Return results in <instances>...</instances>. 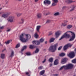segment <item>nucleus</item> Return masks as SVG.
<instances>
[{
  "label": "nucleus",
  "mask_w": 76,
  "mask_h": 76,
  "mask_svg": "<svg viewBox=\"0 0 76 76\" xmlns=\"http://www.w3.org/2000/svg\"><path fill=\"white\" fill-rule=\"evenodd\" d=\"M25 35V36L26 39L23 37H24V33H22L20 36V39L22 42H26L29 39L31 38V35L29 34H26Z\"/></svg>",
  "instance_id": "1"
},
{
  "label": "nucleus",
  "mask_w": 76,
  "mask_h": 76,
  "mask_svg": "<svg viewBox=\"0 0 76 76\" xmlns=\"http://www.w3.org/2000/svg\"><path fill=\"white\" fill-rule=\"evenodd\" d=\"M58 46V44L56 43L53 46H50L49 49V51L52 52V53H54L56 51V49H57V47Z\"/></svg>",
  "instance_id": "2"
},
{
  "label": "nucleus",
  "mask_w": 76,
  "mask_h": 76,
  "mask_svg": "<svg viewBox=\"0 0 76 76\" xmlns=\"http://www.w3.org/2000/svg\"><path fill=\"white\" fill-rule=\"evenodd\" d=\"M68 56L70 58H73V57H74L75 56V52H72L68 55Z\"/></svg>",
  "instance_id": "3"
},
{
  "label": "nucleus",
  "mask_w": 76,
  "mask_h": 76,
  "mask_svg": "<svg viewBox=\"0 0 76 76\" xmlns=\"http://www.w3.org/2000/svg\"><path fill=\"white\" fill-rule=\"evenodd\" d=\"M69 38L70 37V35L69 34H67V32L65 33L63 35L61 38L59 39V40H61L62 39H63L64 38Z\"/></svg>",
  "instance_id": "4"
},
{
  "label": "nucleus",
  "mask_w": 76,
  "mask_h": 76,
  "mask_svg": "<svg viewBox=\"0 0 76 76\" xmlns=\"http://www.w3.org/2000/svg\"><path fill=\"white\" fill-rule=\"evenodd\" d=\"M72 45H71L70 43H68L65 45L64 47V51H66L67 49L69 47H71Z\"/></svg>",
  "instance_id": "5"
},
{
  "label": "nucleus",
  "mask_w": 76,
  "mask_h": 76,
  "mask_svg": "<svg viewBox=\"0 0 76 76\" xmlns=\"http://www.w3.org/2000/svg\"><path fill=\"white\" fill-rule=\"evenodd\" d=\"M70 32H71V33H72V37L70 38V39L69 40V41H73L74 40V39L75 38V33L72 32V31H69Z\"/></svg>",
  "instance_id": "6"
},
{
  "label": "nucleus",
  "mask_w": 76,
  "mask_h": 76,
  "mask_svg": "<svg viewBox=\"0 0 76 76\" xmlns=\"http://www.w3.org/2000/svg\"><path fill=\"white\" fill-rule=\"evenodd\" d=\"M73 67V65L69 64L66 66V69H72Z\"/></svg>",
  "instance_id": "7"
},
{
  "label": "nucleus",
  "mask_w": 76,
  "mask_h": 76,
  "mask_svg": "<svg viewBox=\"0 0 76 76\" xmlns=\"http://www.w3.org/2000/svg\"><path fill=\"white\" fill-rule=\"evenodd\" d=\"M8 22H14V17L12 16L10 17L9 18L7 19Z\"/></svg>",
  "instance_id": "8"
},
{
  "label": "nucleus",
  "mask_w": 76,
  "mask_h": 76,
  "mask_svg": "<svg viewBox=\"0 0 76 76\" xmlns=\"http://www.w3.org/2000/svg\"><path fill=\"white\" fill-rule=\"evenodd\" d=\"M10 14V13L8 12L7 14H2V17L4 18H5V19L7 18L8 16H9V15Z\"/></svg>",
  "instance_id": "9"
},
{
  "label": "nucleus",
  "mask_w": 76,
  "mask_h": 76,
  "mask_svg": "<svg viewBox=\"0 0 76 76\" xmlns=\"http://www.w3.org/2000/svg\"><path fill=\"white\" fill-rule=\"evenodd\" d=\"M33 44H35L36 45H39L41 43L39 40H34L32 42Z\"/></svg>",
  "instance_id": "10"
},
{
  "label": "nucleus",
  "mask_w": 76,
  "mask_h": 76,
  "mask_svg": "<svg viewBox=\"0 0 76 76\" xmlns=\"http://www.w3.org/2000/svg\"><path fill=\"white\" fill-rule=\"evenodd\" d=\"M67 58H65L62 59L61 61V63L63 64H64L66 63V61H67Z\"/></svg>",
  "instance_id": "11"
},
{
  "label": "nucleus",
  "mask_w": 76,
  "mask_h": 76,
  "mask_svg": "<svg viewBox=\"0 0 76 76\" xmlns=\"http://www.w3.org/2000/svg\"><path fill=\"white\" fill-rule=\"evenodd\" d=\"M44 3L45 5H47V4H51V1L48 0H45L44 1Z\"/></svg>",
  "instance_id": "12"
},
{
  "label": "nucleus",
  "mask_w": 76,
  "mask_h": 76,
  "mask_svg": "<svg viewBox=\"0 0 76 76\" xmlns=\"http://www.w3.org/2000/svg\"><path fill=\"white\" fill-rule=\"evenodd\" d=\"M60 35V33L59 32V31H58L57 32H55V35L56 36V38H57Z\"/></svg>",
  "instance_id": "13"
},
{
  "label": "nucleus",
  "mask_w": 76,
  "mask_h": 76,
  "mask_svg": "<svg viewBox=\"0 0 76 76\" xmlns=\"http://www.w3.org/2000/svg\"><path fill=\"white\" fill-rule=\"evenodd\" d=\"M65 1L67 3H68V4H70V3L75 2V1H72V0H66Z\"/></svg>",
  "instance_id": "14"
},
{
  "label": "nucleus",
  "mask_w": 76,
  "mask_h": 76,
  "mask_svg": "<svg viewBox=\"0 0 76 76\" xmlns=\"http://www.w3.org/2000/svg\"><path fill=\"white\" fill-rule=\"evenodd\" d=\"M76 6L75 5H73L72 7V9L69 10L70 12H73L75 10V8L76 7Z\"/></svg>",
  "instance_id": "15"
},
{
  "label": "nucleus",
  "mask_w": 76,
  "mask_h": 76,
  "mask_svg": "<svg viewBox=\"0 0 76 76\" xmlns=\"http://www.w3.org/2000/svg\"><path fill=\"white\" fill-rule=\"evenodd\" d=\"M15 14L17 16V17H20V16L22 15V13H16Z\"/></svg>",
  "instance_id": "16"
},
{
  "label": "nucleus",
  "mask_w": 76,
  "mask_h": 76,
  "mask_svg": "<svg viewBox=\"0 0 76 76\" xmlns=\"http://www.w3.org/2000/svg\"><path fill=\"white\" fill-rule=\"evenodd\" d=\"M44 73H45V70H43L40 72L39 75H43Z\"/></svg>",
  "instance_id": "17"
},
{
  "label": "nucleus",
  "mask_w": 76,
  "mask_h": 76,
  "mask_svg": "<svg viewBox=\"0 0 76 76\" xmlns=\"http://www.w3.org/2000/svg\"><path fill=\"white\" fill-rule=\"evenodd\" d=\"M40 28H41L40 26H37V32H39V29H40Z\"/></svg>",
  "instance_id": "18"
},
{
  "label": "nucleus",
  "mask_w": 76,
  "mask_h": 76,
  "mask_svg": "<svg viewBox=\"0 0 76 76\" xmlns=\"http://www.w3.org/2000/svg\"><path fill=\"white\" fill-rule=\"evenodd\" d=\"M39 42H40V43H42L44 41V38H42L40 39L39 40Z\"/></svg>",
  "instance_id": "19"
},
{
  "label": "nucleus",
  "mask_w": 76,
  "mask_h": 76,
  "mask_svg": "<svg viewBox=\"0 0 76 76\" xmlns=\"http://www.w3.org/2000/svg\"><path fill=\"white\" fill-rule=\"evenodd\" d=\"M64 69H65V70L66 69V66H64L61 67V68L59 69V70H63V69H64Z\"/></svg>",
  "instance_id": "20"
},
{
  "label": "nucleus",
  "mask_w": 76,
  "mask_h": 76,
  "mask_svg": "<svg viewBox=\"0 0 76 76\" xmlns=\"http://www.w3.org/2000/svg\"><path fill=\"white\" fill-rule=\"evenodd\" d=\"M13 56H14V52L12 50L11 51V54L10 56V57H11V58H12Z\"/></svg>",
  "instance_id": "21"
},
{
  "label": "nucleus",
  "mask_w": 76,
  "mask_h": 76,
  "mask_svg": "<svg viewBox=\"0 0 76 76\" xmlns=\"http://www.w3.org/2000/svg\"><path fill=\"white\" fill-rule=\"evenodd\" d=\"M27 46H24V47H23V48L21 50L22 52V51H23V50H26V48H27Z\"/></svg>",
  "instance_id": "22"
},
{
  "label": "nucleus",
  "mask_w": 76,
  "mask_h": 76,
  "mask_svg": "<svg viewBox=\"0 0 76 76\" xmlns=\"http://www.w3.org/2000/svg\"><path fill=\"white\" fill-rule=\"evenodd\" d=\"M36 47L34 45H30L29 48L31 49H33L34 48H35Z\"/></svg>",
  "instance_id": "23"
},
{
  "label": "nucleus",
  "mask_w": 76,
  "mask_h": 76,
  "mask_svg": "<svg viewBox=\"0 0 76 76\" xmlns=\"http://www.w3.org/2000/svg\"><path fill=\"white\" fill-rule=\"evenodd\" d=\"M34 36L36 38H38V33L37 32H36L34 34Z\"/></svg>",
  "instance_id": "24"
},
{
  "label": "nucleus",
  "mask_w": 76,
  "mask_h": 76,
  "mask_svg": "<svg viewBox=\"0 0 76 76\" xmlns=\"http://www.w3.org/2000/svg\"><path fill=\"white\" fill-rule=\"evenodd\" d=\"M65 54L64 53H62L59 54V56L61 57H64V56H65Z\"/></svg>",
  "instance_id": "25"
},
{
  "label": "nucleus",
  "mask_w": 76,
  "mask_h": 76,
  "mask_svg": "<svg viewBox=\"0 0 76 76\" xmlns=\"http://www.w3.org/2000/svg\"><path fill=\"white\" fill-rule=\"evenodd\" d=\"M1 57L2 59H3L5 57V55L4 54H2L1 55Z\"/></svg>",
  "instance_id": "26"
},
{
  "label": "nucleus",
  "mask_w": 76,
  "mask_h": 76,
  "mask_svg": "<svg viewBox=\"0 0 76 76\" xmlns=\"http://www.w3.org/2000/svg\"><path fill=\"white\" fill-rule=\"evenodd\" d=\"M72 26H73L72 25H69L67 26V29H70L71 28H72Z\"/></svg>",
  "instance_id": "27"
},
{
  "label": "nucleus",
  "mask_w": 76,
  "mask_h": 76,
  "mask_svg": "<svg viewBox=\"0 0 76 76\" xmlns=\"http://www.w3.org/2000/svg\"><path fill=\"white\" fill-rule=\"evenodd\" d=\"M53 61V58H51L49 59V62H51L52 63Z\"/></svg>",
  "instance_id": "28"
},
{
  "label": "nucleus",
  "mask_w": 76,
  "mask_h": 76,
  "mask_svg": "<svg viewBox=\"0 0 76 76\" xmlns=\"http://www.w3.org/2000/svg\"><path fill=\"white\" fill-rule=\"evenodd\" d=\"M57 4V3H56V2H54L53 1V3L52 4V6H56V5Z\"/></svg>",
  "instance_id": "29"
},
{
  "label": "nucleus",
  "mask_w": 76,
  "mask_h": 76,
  "mask_svg": "<svg viewBox=\"0 0 76 76\" xmlns=\"http://www.w3.org/2000/svg\"><path fill=\"white\" fill-rule=\"evenodd\" d=\"M37 17L38 18H40L41 17V14H38L37 15Z\"/></svg>",
  "instance_id": "30"
},
{
  "label": "nucleus",
  "mask_w": 76,
  "mask_h": 76,
  "mask_svg": "<svg viewBox=\"0 0 76 76\" xmlns=\"http://www.w3.org/2000/svg\"><path fill=\"white\" fill-rule=\"evenodd\" d=\"M39 51V49L37 48H36V50L35 51V53H38V52Z\"/></svg>",
  "instance_id": "31"
},
{
  "label": "nucleus",
  "mask_w": 76,
  "mask_h": 76,
  "mask_svg": "<svg viewBox=\"0 0 76 76\" xmlns=\"http://www.w3.org/2000/svg\"><path fill=\"white\" fill-rule=\"evenodd\" d=\"M60 15V13L58 12H57L54 14V16H58V15Z\"/></svg>",
  "instance_id": "32"
},
{
  "label": "nucleus",
  "mask_w": 76,
  "mask_h": 76,
  "mask_svg": "<svg viewBox=\"0 0 76 76\" xmlns=\"http://www.w3.org/2000/svg\"><path fill=\"white\" fill-rule=\"evenodd\" d=\"M55 39L54 38H52L50 39V42H54V40Z\"/></svg>",
  "instance_id": "33"
},
{
  "label": "nucleus",
  "mask_w": 76,
  "mask_h": 76,
  "mask_svg": "<svg viewBox=\"0 0 76 76\" xmlns=\"http://www.w3.org/2000/svg\"><path fill=\"white\" fill-rule=\"evenodd\" d=\"M11 41H12L11 40H9L7 41V42H6L5 43V44H9V43H10Z\"/></svg>",
  "instance_id": "34"
},
{
  "label": "nucleus",
  "mask_w": 76,
  "mask_h": 76,
  "mask_svg": "<svg viewBox=\"0 0 76 76\" xmlns=\"http://www.w3.org/2000/svg\"><path fill=\"white\" fill-rule=\"evenodd\" d=\"M50 12H48V13H44L43 14L44 15H45V16H47V15H50Z\"/></svg>",
  "instance_id": "35"
},
{
  "label": "nucleus",
  "mask_w": 76,
  "mask_h": 76,
  "mask_svg": "<svg viewBox=\"0 0 76 76\" xmlns=\"http://www.w3.org/2000/svg\"><path fill=\"white\" fill-rule=\"evenodd\" d=\"M26 54L27 55V56H31V53L30 52H28L26 53Z\"/></svg>",
  "instance_id": "36"
},
{
  "label": "nucleus",
  "mask_w": 76,
  "mask_h": 76,
  "mask_svg": "<svg viewBox=\"0 0 76 76\" xmlns=\"http://www.w3.org/2000/svg\"><path fill=\"white\" fill-rule=\"evenodd\" d=\"M72 63H76V59H75L72 61Z\"/></svg>",
  "instance_id": "37"
},
{
  "label": "nucleus",
  "mask_w": 76,
  "mask_h": 76,
  "mask_svg": "<svg viewBox=\"0 0 76 76\" xmlns=\"http://www.w3.org/2000/svg\"><path fill=\"white\" fill-rule=\"evenodd\" d=\"M51 22V20H48L46 21V23H50Z\"/></svg>",
  "instance_id": "38"
},
{
  "label": "nucleus",
  "mask_w": 76,
  "mask_h": 76,
  "mask_svg": "<svg viewBox=\"0 0 76 76\" xmlns=\"http://www.w3.org/2000/svg\"><path fill=\"white\" fill-rule=\"evenodd\" d=\"M54 65H57V60H55L54 62Z\"/></svg>",
  "instance_id": "39"
},
{
  "label": "nucleus",
  "mask_w": 76,
  "mask_h": 76,
  "mask_svg": "<svg viewBox=\"0 0 76 76\" xmlns=\"http://www.w3.org/2000/svg\"><path fill=\"white\" fill-rule=\"evenodd\" d=\"M20 47V44H18L16 45L15 48H18V47Z\"/></svg>",
  "instance_id": "40"
},
{
  "label": "nucleus",
  "mask_w": 76,
  "mask_h": 76,
  "mask_svg": "<svg viewBox=\"0 0 76 76\" xmlns=\"http://www.w3.org/2000/svg\"><path fill=\"white\" fill-rule=\"evenodd\" d=\"M42 67H43V66H40L38 68V69H39L40 70H41V69H42Z\"/></svg>",
  "instance_id": "41"
},
{
  "label": "nucleus",
  "mask_w": 76,
  "mask_h": 76,
  "mask_svg": "<svg viewBox=\"0 0 76 76\" xmlns=\"http://www.w3.org/2000/svg\"><path fill=\"white\" fill-rule=\"evenodd\" d=\"M53 1L57 3L58 2V0H53Z\"/></svg>",
  "instance_id": "42"
},
{
  "label": "nucleus",
  "mask_w": 76,
  "mask_h": 76,
  "mask_svg": "<svg viewBox=\"0 0 76 76\" xmlns=\"http://www.w3.org/2000/svg\"><path fill=\"white\" fill-rule=\"evenodd\" d=\"M53 34V33L51 31L50 32L49 34L48 35L49 36H50V35H52V34Z\"/></svg>",
  "instance_id": "43"
},
{
  "label": "nucleus",
  "mask_w": 76,
  "mask_h": 76,
  "mask_svg": "<svg viewBox=\"0 0 76 76\" xmlns=\"http://www.w3.org/2000/svg\"><path fill=\"white\" fill-rule=\"evenodd\" d=\"M21 21H22V22L20 23H23V22H24V19H21Z\"/></svg>",
  "instance_id": "44"
},
{
  "label": "nucleus",
  "mask_w": 76,
  "mask_h": 76,
  "mask_svg": "<svg viewBox=\"0 0 76 76\" xmlns=\"http://www.w3.org/2000/svg\"><path fill=\"white\" fill-rule=\"evenodd\" d=\"M8 30H7V32H9L11 31V28L9 29V28H7Z\"/></svg>",
  "instance_id": "45"
},
{
  "label": "nucleus",
  "mask_w": 76,
  "mask_h": 76,
  "mask_svg": "<svg viewBox=\"0 0 76 76\" xmlns=\"http://www.w3.org/2000/svg\"><path fill=\"white\" fill-rule=\"evenodd\" d=\"M46 59L45 58L43 61H42V63H45V61H46Z\"/></svg>",
  "instance_id": "46"
},
{
  "label": "nucleus",
  "mask_w": 76,
  "mask_h": 76,
  "mask_svg": "<svg viewBox=\"0 0 76 76\" xmlns=\"http://www.w3.org/2000/svg\"><path fill=\"white\" fill-rule=\"evenodd\" d=\"M62 48V46H60L58 48V50H60Z\"/></svg>",
  "instance_id": "47"
},
{
  "label": "nucleus",
  "mask_w": 76,
  "mask_h": 76,
  "mask_svg": "<svg viewBox=\"0 0 76 76\" xmlns=\"http://www.w3.org/2000/svg\"><path fill=\"white\" fill-rule=\"evenodd\" d=\"M4 28V26L0 27V29H3Z\"/></svg>",
  "instance_id": "48"
},
{
  "label": "nucleus",
  "mask_w": 76,
  "mask_h": 76,
  "mask_svg": "<svg viewBox=\"0 0 76 76\" xmlns=\"http://www.w3.org/2000/svg\"><path fill=\"white\" fill-rule=\"evenodd\" d=\"M29 72H26V75H29Z\"/></svg>",
  "instance_id": "49"
},
{
  "label": "nucleus",
  "mask_w": 76,
  "mask_h": 76,
  "mask_svg": "<svg viewBox=\"0 0 76 76\" xmlns=\"http://www.w3.org/2000/svg\"><path fill=\"white\" fill-rule=\"evenodd\" d=\"M8 3H9V1H6V4H8Z\"/></svg>",
  "instance_id": "50"
},
{
  "label": "nucleus",
  "mask_w": 76,
  "mask_h": 76,
  "mask_svg": "<svg viewBox=\"0 0 76 76\" xmlns=\"http://www.w3.org/2000/svg\"><path fill=\"white\" fill-rule=\"evenodd\" d=\"M47 42H47V41H46L45 42V43L46 44H47Z\"/></svg>",
  "instance_id": "51"
},
{
  "label": "nucleus",
  "mask_w": 76,
  "mask_h": 76,
  "mask_svg": "<svg viewBox=\"0 0 76 76\" xmlns=\"http://www.w3.org/2000/svg\"><path fill=\"white\" fill-rule=\"evenodd\" d=\"M63 26H66V24H63Z\"/></svg>",
  "instance_id": "52"
},
{
  "label": "nucleus",
  "mask_w": 76,
  "mask_h": 76,
  "mask_svg": "<svg viewBox=\"0 0 76 76\" xmlns=\"http://www.w3.org/2000/svg\"><path fill=\"white\" fill-rule=\"evenodd\" d=\"M65 8H66V7H63V8H62V9H65Z\"/></svg>",
  "instance_id": "53"
},
{
  "label": "nucleus",
  "mask_w": 76,
  "mask_h": 76,
  "mask_svg": "<svg viewBox=\"0 0 76 76\" xmlns=\"http://www.w3.org/2000/svg\"><path fill=\"white\" fill-rule=\"evenodd\" d=\"M38 0H35V2H37V1H38Z\"/></svg>",
  "instance_id": "54"
},
{
  "label": "nucleus",
  "mask_w": 76,
  "mask_h": 76,
  "mask_svg": "<svg viewBox=\"0 0 76 76\" xmlns=\"http://www.w3.org/2000/svg\"><path fill=\"white\" fill-rule=\"evenodd\" d=\"M51 66H52V64H51L50 65V67H51Z\"/></svg>",
  "instance_id": "55"
},
{
  "label": "nucleus",
  "mask_w": 76,
  "mask_h": 76,
  "mask_svg": "<svg viewBox=\"0 0 76 76\" xmlns=\"http://www.w3.org/2000/svg\"><path fill=\"white\" fill-rule=\"evenodd\" d=\"M67 22H68V21H65V23H67Z\"/></svg>",
  "instance_id": "56"
},
{
  "label": "nucleus",
  "mask_w": 76,
  "mask_h": 76,
  "mask_svg": "<svg viewBox=\"0 0 76 76\" xmlns=\"http://www.w3.org/2000/svg\"><path fill=\"white\" fill-rule=\"evenodd\" d=\"M55 76H58V74H55Z\"/></svg>",
  "instance_id": "57"
},
{
  "label": "nucleus",
  "mask_w": 76,
  "mask_h": 76,
  "mask_svg": "<svg viewBox=\"0 0 76 76\" xmlns=\"http://www.w3.org/2000/svg\"><path fill=\"white\" fill-rule=\"evenodd\" d=\"M4 50H5V49H4V50H2V52H3V51H4Z\"/></svg>",
  "instance_id": "58"
},
{
  "label": "nucleus",
  "mask_w": 76,
  "mask_h": 76,
  "mask_svg": "<svg viewBox=\"0 0 76 76\" xmlns=\"http://www.w3.org/2000/svg\"><path fill=\"white\" fill-rule=\"evenodd\" d=\"M43 76H46V75H43Z\"/></svg>",
  "instance_id": "59"
},
{
  "label": "nucleus",
  "mask_w": 76,
  "mask_h": 76,
  "mask_svg": "<svg viewBox=\"0 0 76 76\" xmlns=\"http://www.w3.org/2000/svg\"><path fill=\"white\" fill-rule=\"evenodd\" d=\"M1 8H0V10H1Z\"/></svg>",
  "instance_id": "60"
},
{
  "label": "nucleus",
  "mask_w": 76,
  "mask_h": 76,
  "mask_svg": "<svg viewBox=\"0 0 76 76\" xmlns=\"http://www.w3.org/2000/svg\"><path fill=\"white\" fill-rule=\"evenodd\" d=\"M18 1H21L22 0H18Z\"/></svg>",
  "instance_id": "61"
},
{
  "label": "nucleus",
  "mask_w": 76,
  "mask_h": 76,
  "mask_svg": "<svg viewBox=\"0 0 76 76\" xmlns=\"http://www.w3.org/2000/svg\"><path fill=\"white\" fill-rule=\"evenodd\" d=\"M1 32V31L0 30V32Z\"/></svg>",
  "instance_id": "62"
},
{
  "label": "nucleus",
  "mask_w": 76,
  "mask_h": 76,
  "mask_svg": "<svg viewBox=\"0 0 76 76\" xmlns=\"http://www.w3.org/2000/svg\"><path fill=\"white\" fill-rule=\"evenodd\" d=\"M0 14H1V13L0 12Z\"/></svg>",
  "instance_id": "63"
},
{
  "label": "nucleus",
  "mask_w": 76,
  "mask_h": 76,
  "mask_svg": "<svg viewBox=\"0 0 76 76\" xmlns=\"http://www.w3.org/2000/svg\"><path fill=\"white\" fill-rule=\"evenodd\" d=\"M33 31H34V30H33Z\"/></svg>",
  "instance_id": "64"
}]
</instances>
